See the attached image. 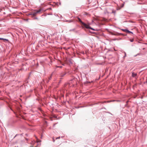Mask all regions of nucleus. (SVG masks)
Listing matches in <instances>:
<instances>
[{"label":"nucleus","instance_id":"1","mask_svg":"<svg viewBox=\"0 0 147 147\" xmlns=\"http://www.w3.org/2000/svg\"><path fill=\"white\" fill-rule=\"evenodd\" d=\"M75 20L80 22L81 23L82 25L84 26L87 29H90L93 30H94L93 28L91 27L89 25H87L84 22H83L79 18H74V21Z\"/></svg>","mask_w":147,"mask_h":147},{"label":"nucleus","instance_id":"2","mask_svg":"<svg viewBox=\"0 0 147 147\" xmlns=\"http://www.w3.org/2000/svg\"><path fill=\"white\" fill-rule=\"evenodd\" d=\"M41 9H39L38 10H35L28 14V15H31L32 16V17L35 16L36 14H39L41 11Z\"/></svg>","mask_w":147,"mask_h":147},{"label":"nucleus","instance_id":"3","mask_svg":"<svg viewBox=\"0 0 147 147\" xmlns=\"http://www.w3.org/2000/svg\"><path fill=\"white\" fill-rule=\"evenodd\" d=\"M73 57H71V58H68L66 59V63L68 65H70V66L71 65H72L73 60L72 59Z\"/></svg>","mask_w":147,"mask_h":147},{"label":"nucleus","instance_id":"4","mask_svg":"<svg viewBox=\"0 0 147 147\" xmlns=\"http://www.w3.org/2000/svg\"><path fill=\"white\" fill-rule=\"evenodd\" d=\"M137 75V74L136 73H135L134 72H132V77L134 78H136V76Z\"/></svg>","mask_w":147,"mask_h":147},{"label":"nucleus","instance_id":"5","mask_svg":"<svg viewBox=\"0 0 147 147\" xmlns=\"http://www.w3.org/2000/svg\"><path fill=\"white\" fill-rule=\"evenodd\" d=\"M52 74L48 78V81H47V82H48L49 81L51 80V78H52Z\"/></svg>","mask_w":147,"mask_h":147},{"label":"nucleus","instance_id":"6","mask_svg":"<svg viewBox=\"0 0 147 147\" xmlns=\"http://www.w3.org/2000/svg\"><path fill=\"white\" fill-rule=\"evenodd\" d=\"M0 40H6L7 41H9L7 39H5V38H0Z\"/></svg>","mask_w":147,"mask_h":147},{"label":"nucleus","instance_id":"7","mask_svg":"<svg viewBox=\"0 0 147 147\" xmlns=\"http://www.w3.org/2000/svg\"><path fill=\"white\" fill-rule=\"evenodd\" d=\"M66 74L65 73H63V74H61V76L62 77L64 76Z\"/></svg>","mask_w":147,"mask_h":147},{"label":"nucleus","instance_id":"8","mask_svg":"<svg viewBox=\"0 0 147 147\" xmlns=\"http://www.w3.org/2000/svg\"><path fill=\"white\" fill-rule=\"evenodd\" d=\"M67 21L69 22H73V20H69Z\"/></svg>","mask_w":147,"mask_h":147},{"label":"nucleus","instance_id":"9","mask_svg":"<svg viewBox=\"0 0 147 147\" xmlns=\"http://www.w3.org/2000/svg\"><path fill=\"white\" fill-rule=\"evenodd\" d=\"M126 30L127 29H122L121 30L124 31V32H126Z\"/></svg>","mask_w":147,"mask_h":147},{"label":"nucleus","instance_id":"10","mask_svg":"<svg viewBox=\"0 0 147 147\" xmlns=\"http://www.w3.org/2000/svg\"><path fill=\"white\" fill-rule=\"evenodd\" d=\"M34 20H38V18L36 17H34Z\"/></svg>","mask_w":147,"mask_h":147},{"label":"nucleus","instance_id":"11","mask_svg":"<svg viewBox=\"0 0 147 147\" xmlns=\"http://www.w3.org/2000/svg\"><path fill=\"white\" fill-rule=\"evenodd\" d=\"M134 39H130V41L131 42H133L134 41Z\"/></svg>","mask_w":147,"mask_h":147},{"label":"nucleus","instance_id":"12","mask_svg":"<svg viewBox=\"0 0 147 147\" xmlns=\"http://www.w3.org/2000/svg\"><path fill=\"white\" fill-rule=\"evenodd\" d=\"M60 138V137H57V138H56V139H59Z\"/></svg>","mask_w":147,"mask_h":147},{"label":"nucleus","instance_id":"13","mask_svg":"<svg viewBox=\"0 0 147 147\" xmlns=\"http://www.w3.org/2000/svg\"><path fill=\"white\" fill-rule=\"evenodd\" d=\"M128 33H131L132 34H133V33L132 32H131V31H129Z\"/></svg>","mask_w":147,"mask_h":147},{"label":"nucleus","instance_id":"14","mask_svg":"<svg viewBox=\"0 0 147 147\" xmlns=\"http://www.w3.org/2000/svg\"><path fill=\"white\" fill-rule=\"evenodd\" d=\"M128 33H131L132 34H133V33L132 32H131V31H129Z\"/></svg>","mask_w":147,"mask_h":147},{"label":"nucleus","instance_id":"15","mask_svg":"<svg viewBox=\"0 0 147 147\" xmlns=\"http://www.w3.org/2000/svg\"><path fill=\"white\" fill-rule=\"evenodd\" d=\"M129 30H126V32H129Z\"/></svg>","mask_w":147,"mask_h":147},{"label":"nucleus","instance_id":"16","mask_svg":"<svg viewBox=\"0 0 147 147\" xmlns=\"http://www.w3.org/2000/svg\"><path fill=\"white\" fill-rule=\"evenodd\" d=\"M125 56H124V57H125L126 56V53L125 52Z\"/></svg>","mask_w":147,"mask_h":147},{"label":"nucleus","instance_id":"17","mask_svg":"<svg viewBox=\"0 0 147 147\" xmlns=\"http://www.w3.org/2000/svg\"><path fill=\"white\" fill-rule=\"evenodd\" d=\"M38 142H41V140H38Z\"/></svg>","mask_w":147,"mask_h":147},{"label":"nucleus","instance_id":"18","mask_svg":"<svg viewBox=\"0 0 147 147\" xmlns=\"http://www.w3.org/2000/svg\"><path fill=\"white\" fill-rule=\"evenodd\" d=\"M58 67H59L61 68V67H62V66H60Z\"/></svg>","mask_w":147,"mask_h":147},{"label":"nucleus","instance_id":"19","mask_svg":"<svg viewBox=\"0 0 147 147\" xmlns=\"http://www.w3.org/2000/svg\"><path fill=\"white\" fill-rule=\"evenodd\" d=\"M116 101H117V102H119V101H120L119 100H116Z\"/></svg>","mask_w":147,"mask_h":147},{"label":"nucleus","instance_id":"20","mask_svg":"<svg viewBox=\"0 0 147 147\" xmlns=\"http://www.w3.org/2000/svg\"><path fill=\"white\" fill-rule=\"evenodd\" d=\"M55 140L54 139H53V142H55Z\"/></svg>","mask_w":147,"mask_h":147},{"label":"nucleus","instance_id":"21","mask_svg":"<svg viewBox=\"0 0 147 147\" xmlns=\"http://www.w3.org/2000/svg\"><path fill=\"white\" fill-rule=\"evenodd\" d=\"M63 65H64V64H62Z\"/></svg>","mask_w":147,"mask_h":147},{"label":"nucleus","instance_id":"22","mask_svg":"<svg viewBox=\"0 0 147 147\" xmlns=\"http://www.w3.org/2000/svg\"><path fill=\"white\" fill-rule=\"evenodd\" d=\"M48 15H50L49 13L48 14Z\"/></svg>","mask_w":147,"mask_h":147},{"label":"nucleus","instance_id":"23","mask_svg":"<svg viewBox=\"0 0 147 147\" xmlns=\"http://www.w3.org/2000/svg\"><path fill=\"white\" fill-rule=\"evenodd\" d=\"M48 15H50L49 13L48 14Z\"/></svg>","mask_w":147,"mask_h":147}]
</instances>
